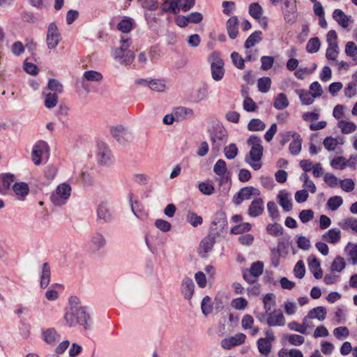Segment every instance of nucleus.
Instances as JSON below:
<instances>
[{
  "label": "nucleus",
  "instance_id": "obj_1",
  "mask_svg": "<svg viewBox=\"0 0 357 357\" xmlns=\"http://www.w3.org/2000/svg\"><path fill=\"white\" fill-rule=\"evenodd\" d=\"M64 319L67 324L72 327L75 324L84 326V329L90 328V322L91 321V317L86 312V307H68Z\"/></svg>",
  "mask_w": 357,
  "mask_h": 357
},
{
  "label": "nucleus",
  "instance_id": "obj_2",
  "mask_svg": "<svg viewBox=\"0 0 357 357\" xmlns=\"http://www.w3.org/2000/svg\"><path fill=\"white\" fill-rule=\"evenodd\" d=\"M121 45L120 47L114 48L112 54L115 59H118L121 64L130 65L135 59V53L130 50L132 40L129 38L121 39Z\"/></svg>",
  "mask_w": 357,
  "mask_h": 357
},
{
  "label": "nucleus",
  "instance_id": "obj_3",
  "mask_svg": "<svg viewBox=\"0 0 357 357\" xmlns=\"http://www.w3.org/2000/svg\"><path fill=\"white\" fill-rule=\"evenodd\" d=\"M247 144L251 146L250 151L251 160L255 162L261 160L264 151L261 139L256 135H251L247 140Z\"/></svg>",
  "mask_w": 357,
  "mask_h": 357
},
{
  "label": "nucleus",
  "instance_id": "obj_4",
  "mask_svg": "<svg viewBox=\"0 0 357 357\" xmlns=\"http://www.w3.org/2000/svg\"><path fill=\"white\" fill-rule=\"evenodd\" d=\"M71 188L66 183H62L58 185L56 194L51 196V201L56 206H61L66 203L70 195Z\"/></svg>",
  "mask_w": 357,
  "mask_h": 357
},
{
  "label": "nucleus",
  "instance_id": "obj_5",
  "mask_svg": "<svg viewBox=\"0 0 357 357\" xmlns=\"http://www.w3.org/2000/svg\"><path fill=\"white\" fill-rule=\"evenodd\" d=\"M61 39V34L59 33L56 24L54 22L50 23L47 29L46 36V42L48 48L50 50L55 49Z\"/></svg>",
  "mask_w": 357,
  "mask_h": 357
},
{
  "label": "nucleus",
  "instance_id": "obj_6",
  "mask_svg": "<svg viewBox=\"0 0 357 357\" xmlns=\"http://www.w3.org/2000/svg\"><path fill=\"white\" fill-rule=\"evenodd\" d=\"M211 139L213 143V151L218 152L222 145L227 141V131L222 128H216L215 132L211 136Z\"/></svg>",
  "mask_w": 357,
  "mask_h": 357
},
{
  "label": "nucleus",
  "instance_id": "obj_7",
  "mask_svg": "<svg viewBox=\"0 0 357 357\" xmlns=\"http://www.w3.org/2000/svg\"><path fill=\"white\" fill-rule=\"evenodd\" d=\"M49 146L44 141H38L33 146L31 153V159L36 165L41 163V157L43 153L48 152Z\"/></svg>",
  "mask_w": 357,
  "mask_h": 357
},
{
  "label": "nucleus",
  "instance_id": "obj_8",
  "mask_svg": "<svg viewBox=\"0 0 357 357\" xmlns=\"http://www.w3.org/2000/svg\"><path fill=\"white\" fill-rule=\"evenodd\" d=\"M266 323L270 327L283 326L285 325L286 320L280 310H275L268 314Z\"/></svg>",
  "mask_w": 357,
  "mask_h": 357
},
{
  "label": "nucleus",
  "instance_id": "obj_9",
  "mask_svg": "<svg viewBox=\"0 0 357 357\" xmlns=\"http://www.w3.org/2000/svg\"><path fill=\"white\" fill-rule=\"evenodd\" d=\"M15 180V176L11 173L0 174V194L7 195L10 191L11 184Z\"/></svg>",
  "mask_w": 357,
  "mask_h": 357
},
{
  "label": "nucleus",
  "instance_id": "obj_10",
  "mask_svg": "<svg viewBox=\"0 0 357 357\" xmlns=\"http://www.w3.org/2000/svg\"><path fill=\"white\" fill-rule=\"evenodd\" d=\"M224 62L222 59L218 58L215 61L211 64L212 77L215 81H220L222 79L225 73L223 68Z\"/></svg>",
  "mask_w": 357,
  "mask_h": 357
},
{
  "label": "nucleus",
  "instance_id": "obj_11",
  "mask_svg": "<svg viewBox=\"0 0 357 357\" xmlns=\"http://www.w3.org/2000/svg\"><path fill=\"white\" fill-rule=\"evenodd\" d=\"M245 335L241 333L236 334L230 338H225L222 341V347L226 349H229L232 347L240 345L244 343L245 340Z\"/></svg>",
  "mask_w": 357,
  "mask_h": 357
},
{
  "label": "nucleus",
  "instance_id": "obj_12",
  "mask_svg": "<svg viewBox=\"0 0 357 357\" xmlns=\"http://www.w3.org/2000/svg\"><path fill=\"white\" fill-rule=\"evenodd\" d=\"M12 188L15 197L21 201L24 200L29 192V185L25 182H15Z\"/></svg>",
  "mask_w": 357,
  "mask_h": 357
},
{
  "label": "nucleus",
  "instance_id": "obj_13",
  "mask_svg": "<svg viewBox=\"0 0 357 357\" xmlns=\"http://www.w3.org/2000/svg\"><path fill=\"white\" fill-rule=\"evenodd\" d=\"M278 202L284 211L289 212L292 210L291 194L285 190L279 192L278 195Z\"/></svg>",
  "mask_w": 357,
  "mask_h": 357
},
{
  "label": "nucleus",
  "instance_id": "obj_14",
  "mask_svg": "<svg viewBox=\"0 0 357 357\" xmlns=\"http://www.w3.org/2000/svg\"><path fill=\"white\" fill-rule=\"evenodd\" d=\"M264 209L263 199L261 198H257L250 204L248 213L250 216L255 218L262 214Z\"/></svg>",
  "mask_w": 357,
  "mask_h": 357
},
{
  "label": "nucleus",
  "instance_id": "obj_15",
  "mask_svg": "<svg viewBox=\"0 0 357 357\" xmlns=\"http://www.w3.org/2000/svg\"><path fill=\"white\" fill-rule=\"evenodd\" d=\"M97 156L100 165H107L111 162V153L105 144L99 146Z\"/></svg>",
  "mask_w": 357,
  "mask_h": 357
},
{
  "label": "nucleus",
  "instance_id": "obj_16",
  "mask_svg": "<svg viewBox=\"0 0 357 357\" xmlns=\"http://www.w3.org/2000/svg\"><path fill=\"white\" fill-rule=\"evenodd\" d=\"M238 20L236 16L231 17L227 22V30L230 38L235 39L238 34Z\"/></svg>",
  "mask_w": 357,
  "mask_h": 357
},
{
  "label": "nucleus",
  "instance_id": "obj_17",
  "mask_svg": "<svg viewBox=\"0 0 357 357\" xmlns=\"http://www.w3.org/2000/svg\"><path fill=\"white\" fill-rule=\"evenodd\" d=\"M340 238L341 231L337 228L331 229L322 236L324 241L333 244L337 243Z\"/></svg>",
  "mask_w": 357,
  "mask_h": 357
},
{
  "label": "nucleus",
  "instance_id": "obj_18",
  "mask_svg": "<svg viewBox=\"0 0 357 357\" xmlns=\"http://www.w3.org/2000/svg\"><path fill=\"white\" fill-rule=\"evenodd\" d=\"M215 243V236L213 234H209L200 243L199 249L202 252L206 254L210 252Z\"/></svg>",
  "mask_w": 357,
  "mask_h": 357
},
{
  "label": "nucleus",
  "instance_id": "obj_19",
  "mask_svg": "<svg viewBox=\"0 0 357 357\" xmlns=\"http://www.w3.org/2000/svg\"><path fill=\"white\" fill-rule=\"evenodd\" d=\"M195 284L192 279L185 278L182 282V293L185 299H191L194 294Z\"/></svg>",
  "mask_w": 357,
  "mask_h": 357
},
{
  "label": "nucleus",
  "instance_id": "obj_20",
  "mask_svg": "<svg viewBox=\"0 0 357 357\" xmlns=\"http://www.w3.org/2000/svg\"><path fill=\"white\" fill-rule=\"evenodd\" d=\"M326 315V310L324 307L319 306L309 311L307 315L305 317L307 320L309 319H317L319 321L325 319Z\"/></svg>",
  "mask_w": 357,
  "mask_h": 357
},
{
  "label": "nucleus",
  "instance_id": "obj_21",
  "mask_svg": "<svg viewBox=\"0 0 357 357\" xmlns=\"http://www.w3.org/2000/svg\"><path fill=\"white\" fill-rule=\"evenodd\" d=\"M291 137H293L294 141L289 144L290 153L293 155H298L301 150L302 139L296 132H292Z\"/></svg>",
  "mask_w": 357,
  "mask_h": 357
},
{
  "label": "nucleus",
  "instance_id": "obj_22",
  "mask_svg": "<svg viewBox=\"0 0 357 357\" xmlns=\"http://www.w3.org/2000/svg\"><path fill=\"white\" fill-rule=\"evenodd\" d=\"M216 180L218 181L219 190L220 192V195H226L229 192L231 185V184L229 183V175L225 174L222 176H219V177L216 178Z\"/></svg>",
  "mask_w": 357,
  "mask_h": 357
},
{
  "label": "nucleus",
  "instance_id": "obj_23",
  "mask_svg": "<svg viewBox=\"0 0 357 357\" xmlns=\"http://www.w3.org/2000/svg\"><path fill=\"white\" fill-rule=\"evenodd\" d=\"M333 17L334 20L343 28L349 26V17L347 16L344 12L340 9H335L333 12Z\"/></svg>",
  "mask_w": 357,
  "mask_h": 357
},
{
  "label": "nucleus",
  "instance_id": "obj_24",
  "mask_svg": "<svg viewBox=\"0 0 357 357\" xmlns=\"http://www.w3.org/2000/svg\"><path fill=\"white\" fill-rule=\"evenodd\" d=\"M98 217L105 222L109 221L112 219V215L107 203L102 202L97 209Z\"/></svg>",
  "mask_w": 357,
  "mask_h": 357
},
{
  "label": "nucleus",
  "instance_id": "obj_25",
  "mask_svg": "<svg viewBox=\"0 0 357 357\" xmlns=\"http://www.w3.org/2000/svg\"><path fill=\"white\" fill-rule=\"evenodd\" d=\"M288 327L289 328L290 330L295 331L301 334H306L307 328H310L311 326L310 324H307V318L304 317L303 319L302 324H299L296 321H291L288 324Z\"/></svg>",
  "mask_w": 357,
  "mask_h": 357
},
{
  "label": "nucleus",
  "instance_id": "obj_26",
  "mask_svg": "<svg viewBox=\"0 0 357 357\" xmlns=\"http://www.w3.org/2000/svg\"><path fill=\"white\" fill-rule=\"evenodd\" d=\"M212 224L220 227V231H223L227 225V220L225 213L223 211H218L215 213V219Z\"/></svg>",
  "mask_w": 357,
  "mask_h": 357
},
{
  "label": "nucleus",
  "instance_id": "obj_27",
  "mask_svg": "<svg viewBox=\"0 0 357 357\" xmlns=\"http://www.w3.org/2000/svg\"><path fill=\"white\" fill-rule=\"evenodd\" d=\"M111 132L119 143L123 144L125 142L127 130L123 126H118L116 128H112Z\"/></svg>",
  "mask_w": 357,
  "mask_h": 357
},
{
  "label": "nucleus",
  "instance_id": "obj_28",
  "mask_svg": "<svg viewBox=\"0 0 357 357\" xmlns=\"http://www.w3.org/2000/svg\"><path fill=\"white\" fill-rule=\"evenodd\" d=\"M192 110L183 107H179L174 109L173 116L175 121L184 120L188 114H192Z\"/></svg>",
  "mask_w": 357,
  "mask_h": 357
},
{
  "label": "nucleus",
  "instance_id": "obj_29",
  "mask_svg": "<svg viewBox=\"0 0 357 357\" xmlns=\"http://www.w3.org/2000/svg\"><path fill=\"white\" fill-rule=\"evenodd\" d=\"M40 286L45 288L49 284L50 279V267L48 263H44L43 265L42 274L40 276Z\"/></svg>",
  "mask_w": 357,
  "mask_h": 357
},
{
  "label": "nucleus",
  "instance_id": "obj_30",
  "mask_svg": "<svg viewBox=\"0 0 357 357\" xmlns=\"http://www.w3.org/2000/svg\"><path fill=\"white\" fill-rule=\"evenodd\" d=\"M257 346L259 352L267 356L271 352V342H269L268 338H260L257 341Z\"/></svg>",
  "mask_w": 357,
  "mask_h": 357
},
{
  "label": "nucleus",
  "instance_id": "obj_31",
  "mask_svg": "<svg viewBox=\"0 0 357 357\" xmlns=\"http://www.w3.org/2000/svg\"><path fill=\"white\" fill-rule=\"evenodd\" d=\"M262 33L260 31H256L252 33L245 40L244 47L245 49H249L255 45L256 43L262 40L261 37Z\"/></svg>",
  "mask_w": 357,
  "mask_h": 357
},
{
  "label": "nucleus",
  "instance_id": "obj_32",
  "mask_svg": "<svg viewBox=\"0 0 357 357\" xmlns=\"http://www.w3.org/2000/svg\"><path fill=\"white\" fill-rule=\"evenodd\" d=\"M58 337L59 335L53 328L43 331V339L48 344L55 342Z\"/></svg>",
  "mask_w": 357,
  "mask_h": 357
},
{
  "label": "nucleus",
  "instance_id": "obj_33",
  "mask_svg": "<svg viewBox=\"0 0 357 357\" xmlns=\"http://www.w3.org/2000/svg\"><path fill=\"white\" fill-rule=\"evenodd\" d=\"M240 192L243 199H250L252 196H259L260 195V190L252 186H247L241 188Z\"/></svg>",
  "mask_w": 357,
  "mask_h": 357
},
{
  "label": "nucleus",
  "instance_id": "obj_34",
  "mask_svg": "<svg viewBox=\"0 0 357 357\" xmlns=\"http://www.w3.org/2000/svg\"><path fill=\"white\" fill-rule=\"evenodd\" d=\"M289 105V101L287 100V96L283 93H279L273 102V106L277 109H283L288 107Z\"/></svg>",
  "mask_w": 357,
  "mask_h": 357
},
{
  "label": "nucleus",
  "instance_id": "obj_35",
  "mask_svg": "<svg viewBox=\"0 0 357 357\" xmlns=\"http://www.w3.org/2000/svg\"><path fill=\"white\" fill-rule=\"evenodd\" d=\"M296 93L298 94L301 101L303 105H311L314 102V98L312 93L308 91H305L303 89L296 90Z\"/></svg>",
  "mask_w": 357,
  "mask_h": 357
},
{
  "label": "nucleus",
  "instance_id": "obj_36",
  "mask_svg": "<svg viewBox=\"0 0 357 357\" xmlns=\"http://www.w3.org/2000/svg\"><path fill=\"white\" fill-rule=\"evenodd\" d=\"M320 41L317 37L310 38L306 45V50L309 53H315L320 48Z\"/></svg>",
  "mask_w": 357,
  "mask_h": 357
},
{
  "label": "nucleus",
  "instance_id": "obj_37",
  "mask_svg": "<svg viewBox=\"0 0 357 357\" xmlns=\"http://www.w3.org/2000/svg\"><path fill=\"white\" fill-rule=\"evenodd\" d=\"M213 172L218 176H222L226 174V173L229 174V172H227V164L225 161L222 159L218 160L214 165Z\"/></svg>",
  "mask_w": 357,
  "mask_h": 357
},
{
  "label": "nucleus",
  "instance_id": "obj_38",
  "mask_svg": "<svg viewBox=\"0 0 357 357\" xmlns=\"http://www.w3.org/2000/svg\"><path fill=\"white\" fill-rule=\"evenodd\" d=\"M338 127L341 128L342 132L344 134H349L356 129V126L354 123L346 121H340L338 123Z\"/></svg>",
  "mask_w": 357,
  "mask_h": 357
},
{
  "label": "nucleus",
  "instance_id": "obj_39",
  "mask_svg": "<svg viewBox=\"0 0 357 357\" xmlns=\"http://www.w3.org/2000/svg\"><path fill=\"white\" fill-rule=\"evenodd\" d=\"M265 127V123L259 119H252L248 125V129L250 131L263 130Z\"/></svg>",
  "mask_w": 357,
  "mask_h": 357
},
{
  "label": "nucleus",
  "instance_id": "obj_40",
  "mask_svg": "<svg viewBox=\"0 0 357 357\" xmlns=\"http://www.w3.org/2000/svg\"><path fill=\"white\" fill-rule=\"evenodd\" d=\"M271 84V79L270 77H261L258 79V89L259 91L261 93H267L270 88Z\"/></svg>",
  "mask_w": 357,
  "mask_h": 357
},
{
  "label": "nucleus",
  "instance_id": "obj_41",
  "mask_svg": "<svg viewBox=\"0 0 357 357\" xmlns=\"http://www.w3.org/2000/svg\"><path fill=\"white\" fill-rule=\"evenodd\" d=\"M266 231L268 234L277 237L282 234L283 228L278 223L268 224L266 226Z\"/></svg>",
  "mask_w": 357,
  "mask_h": 357
},
{
  "label": "nucleus",
  "instance_id": "obj_42",
  "mask_svg": "<svg viewBox=\"0 0 357 357\" xmlns=\"http://www.w3.org/2000/svg\"><path fill=\"white\" fill-rule=\"evenodd\" d=\"M263 9L258 3H252L249 6L250 15L256 20L261 17Z\"/></svg>",
  "mask_w": 357,
  "mask_h": 357
},
{
  "label": "nucleus",
  "instance_id": "obj_43",
  "mask_svg": "<svg viewBox=\"0 0 357 357\" xmlns=\"http://www.w3.org/2000/svg\"><path fill=\"white\" fill-rule=\"evenodd\" d=\"M343 203L340 196H333L328 199L327 205L331 211H336Z\"/></svg>",
  "mask_w": 357,
  "mask_h": 357
},
{
  "label": "nucleus",
  "instance_id": "obj_44",
  "mask_svg": "<svg viewBox=\"0 0 357 357\" xmlns=\"http://www.w3.org/2000/svg\"><path fill=\"white\" fill-rule=\"evenodd\" d=\"M249 271L252 273L254 276H255L257 278H258L262 273L264 271V264L263 262L260 261H257L255 262H253L251 264V266L250 269H248Z\"/></svg>",
  "mask_w": 357,
  "mask_h": 357
},
{
  "label": "nucleus",
  "instance_id": "obj_45",
  "mask_svg": "<svg viewBox=\"0 0 357 357\" xmlns=\"http://www.w3.org/2000/svg\"><path fill=\"white\" fill-rule=\"evenodd\" d=\"M58 102V96L56 93H48L45 96V105L47 108L54 107Z\"/></svg>",
  "mask_w": 357,
  "mask_h": 357
},
{
  "label": "nucleus",
  "instance_id": "obj_46",
  "mask_svg": "<svg viewBox=\"0 0 357 357\" xmlns=\"http://www.w3.org/2000/svg\"><path fill=\"white\" fill-rule=\"evenodd\" d=\"M250 229L251 225L248 222H243L232 227L231 229V233L232 234H240L246 231H249Z\"/></svg>",
  "mask_w": 357,
  "mask_h": 357
},
{
  "label": "nucleus",
  "instance_id": "obj_47",
  "mask_svg": "<svg viewBox=\"0 0 357 357\" xmlns=\"http://www.w3.org/2000/svg\"><path fill=\"white\" fill-rule=\"evenodd\" d=\"M284 337L287 339L289 342L294 346H300L305 342L304 337L300 335H284Z\"/></svg>",
  "mask_w": 357,
  "mask_h": 357
},
{
  "label": "nucleus",
  "instance_id": "obj_48",
  "mask_svg": "<svg viewBox=\"0 0 357 357\" xmlns=\"http://www.w3.org/2000/svg\"><path fill=\"white\" fill-rule=\"evenodd\" d=\"M346 264L342 257H337L331 264V271L340 272L345 268Z\"/></svg>",
  "mask_w": 357,
  "mask_h": 357
},
{
  "label": "nucleus",
  "instance_id": "obj_49",
  "mask_svg": "<svg viewBox=\"0 0 357 357\" xmlns=\"http://www.w3.org/2000/svg\"><path fill=\"white\" fill-rule=\"evenodd\" d=\"M225 157L231 160L234 159L238 154V148L235 144H230L228 146L224 149Z\"/></svg>",
  "mask_w": 357,
  "mask_h": 357
},
{
  "label": "nucleus",
  "instance_id": "obj_50",
  "mask_svg": "<svg viewBox=\"0 0 357 357\" xmlns=\"http://www.w3.org/2000/svg\"><path fill=\"white\" fill-rule=\"evenodd\" d=\"M48 89L54 93H61L63 91L62 84L55 79H50L48 82Z\"/></svg>",
  "mask_w": 357,
  "mask_h": 357
},
{
  "label": "nucleus",
  "instance_id": "obj_51",
  "mask_svg": "<svg viewBox=\"0 0 357 357\" xmlns=\"http://www.w3.org/2000/svg\"><path fill=\"white\" fill-rule=\"evenodd\" d=\"M231 58L232 63L237 68L242 70L245 68V60L238 52H232L231 54Z\"/></svg>",
  "mask_w": 357,
  "mask_h": 357
},
{
  "label": "nucleus",
  "instance_id": "obj_52",
  "mask_svg": "<svg viewBox=\"0 0 357 357\" xmlns=\"http://www.w3.org/2000/svg\"><path fill=\"white\" fill-rule=\"evenodd\" d=\"M117 29L123 33H128L132 29V22L130 19H123L117 25Z\"/></svg>",
  "mask_w": 357,
  "mask_h": 357
},
{
  "label": "nucleus",
  "instance_id": "obj_53",
  "mask_svg": "<svg viewBox=\"0 0 357 357\" xmlns=\"http://www.w3.org/2000/svg\"><path fill=\"white\" fill-rule=\"evenodd\" d=\"M333 335L338 340H342L349 335V331L346 326H340L333 330Z\"/></svg>",
  "mask_w": 357,
  "mask_h": 357
},
{
  "label": "nucleus",
  "instance_id": "obj_54",
  "mask_svg": "<svg viewBox=\"0 0 357 357\" xmlns=\"http://www.w3.org/2000/svg\"><path fill=\"white\" fill-rule=\"evenodd\" d=\"M84 77L86 80L92 82H98L102 79L101 73L94 70L86 71L84 74Z\"/></svg>",
  "mask_w": 357,
  "mask_h": 357
},
{
  "label": "nucleus",
  "instance_id": "obj_55",
  "mask_svg": "<svg viewBox=\"0 0 357 357\" xmlns=\"http://www.w3.org/2000/svg\"><path fill=\"white\" fill-rule=\"evenodd\" d=\"M149 88L155 91H163L165 89V84L163 80L155 79L149 82Z\"/></svg>",
  "mask_w": 357,
  "mask_h": 357
},
{
  "label": "nucleus",
  "instance_id": "obj_56",
  "mask_svg": "<svg viewBox=\"0 0 357 357\" xmlns=\"http://www.w3.org/2000/svg\"><path fill=\"white\" fill-rule=\"evenodd\" d=\"M198 188L199 191L206 195H211L214 192V187L206 182H202L199 184Z\"/></svg>",
  "mask_w": 357,
  "mask_h": 357
},
{
  "label": "nucleus",
  "instance_id": "obj_57",
  "mask_svg": "<svg viewBox=\"0 0 357 357\" xmlns=\"http://www.w3.org/2000/svg\"><path fill=\"white\" fill-rule=\"evenodd\" d=\"M294 273L296 277L301 279L305 273V265L303 261H298L294 268Z\"/></svg>",
  "mask_w": 357,
  "mask_h": 357
},
{
  "label": "nucleus",
  "instance_id": "obj_58",
  "mask_svg": "<svg viewBox=\"0 0 357 357\" xmlns=\"http://www.w3.org/2000/svg\"><path fill=\"white\" fill-rule=\"evenodd\" d=\"M188 222H190L193 227H197L202 223V218L197 215L193 212H189L187 215Z\"/></svg>",
  "mask_w": 357,
  "mask_h": 357
},
{
  "label": "nucleus",
  "instance_id": "obj_59",
  "mask_svg": "<svg viewBox=\"0 0 357 357\" xmlns=\"http://www.w3.org/2000/svg\"><path fill=\"white\" fill-rule=\"evenodd\" d=\"M340 188L345 192H349L354 189V182L351 178H345L340 181Z\"/></svg>",
  "mask_w": 357,
  "mask_h": 357
},
{
  "label": "nucleus",
  "instance_id": "obj_60",
  "mask_svg": "<svg viewBox=\"0 0 357 357\" xmlns=\"http://www.w3.org/2000/svg\"><path fill=\"white\" fill-rule=\"evenodd\" d=\"M314 218V212L311 209L303 210L299 213V218L303 223L310 221Z\"/></svg>",
  "mask_w": 357,
  "mask_h": 357
},
{
  "label": "nucleus",
  "instance_id": "obj_61",
  "mask_svg": "<svg viewBox=\"0 0 357 357\" xmlns=\"http://www.w3.org/2000/svg\"><path fill=\"white\" fill-rule=\"evenodd\" d=\"M155 226L163 232L169 231L171 229V224L164 220L158 219L155 221Z\"/></svg>",
  "mask_w": 357,
  "mask_h": 357
},
{
  "label": "nucleus",
  "instance_id": "obj_62",
  "mask_svg": "<svg viewBox=\"0 0 357 357\" xmlns=\"http://www.w3.org/2000/svg\"><path fill=\"white\" fill-rule=\"evenodd\" d=\"M323 144L328 151H334L337 144V140L333 137H327L324 140Z\"/></svg>",
  "mask_w": 357,
  "mask_h": 357
},
{
  "label": "nucleus",
  "instance_id": "obj_63",
  "mask_svg": "<svg viewBox=\"0 0 357 357\" xmlns=\"http://www.w3.org/2000/svg\"><path fill=\"white\" fill-rule=\"evenodd\" d=\"M345 53L354 58L357 54V45L352 41L348 42L345 46Z\"/></svg>",
  "mask_w": 357,
  "mask_h": 357
},
{
  "label": "nucleus",
  "instance_id": "obj_64",
  "mask_svg": "<svg viewBox=\"0 0 357 357\" xmlns=\"http://www.w3.org/2000/svg\"><path fill=\"white\" fill-rule=\"evenodd\" d=\"M348 227L357 232V219L353 218H346L344 225H342V228L346 229Z\"/></svg>",
  "mask_w": 357,
  "mask_h": 357
}]
</instances>
